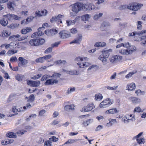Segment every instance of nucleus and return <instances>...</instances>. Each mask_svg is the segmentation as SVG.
<instances>
[{
	"label": "nucleus",
	"mask_w": 146,
	"mask_h": 146,
	"mask_svg": "<svg viewBox=\"0 0 146 146\" xmlns=\"http://www.w3.org/2000/svg\"><path fill=\"white\" fill-rule=\"evenodd\" d=\"M71 6L72 10L75 13V14H74L73 13H71L70 15L73 17L76 16V14L82 9L90 10L94 9L95 8L94 5L92 4H83L78 2L72 5Z\"/></svg>",
	"instance_id": "1"
},
{
	"label": "nucleus",
	"mask_w": 146,
	"mask_h": 146,
	"mask_svg": "<svg viewBox=\"0 0 146 146\" xmlns=\"http://www.w3.org/2000/svg\"><path fill=\"white\" fill-rule=\"evenodd\" d=\"M61 74H60L54 73L52 76L49 75H43L41 79V81L46 80L48 78H52L46 80L44 84L45 85H52L54 84H57L58 82V79L60 78Z\"/></svg>",
	"instance_id": "2"
},
{
	"label": "nucleus",
	"mask_w": 146,
	"mask_h": 146,
	"mask_svg": "<svg viewBox=\"0 0 146 146\" xmlns=\"http://www.w3.org/2000/svg\"><path fill=\"white\" fill-rule=\"evenodd\" d=\"M87 60L88 58L86 57L81 58L78 56L75 59V60L78 62V65L81 68L86 67L90 65V64L87 61Z\"/></svg>",
	"instance_id": "3"
},
{
	"label": "nucleus",
	"mask_w": 146,
	"mask_h": 146,
	"mask_svg": "<svg viewBox=\"0 0 146 146\" xmlns=\"http://www.w3.org/2000/svg\"><path fill=\"white\" fill-rule=\"evenodd\" d=\"M45 42V40L41 38H33L31 39L29 42V44L32 46H37L43 44Z\"/></svg>",
	"instance_id": "4"
},
{
	"label": "nucleus",
	"mask_w": 146,
	"mask_h": 146,
	"mask_svg": "<svg viewBox=\"0 0 146 146\" xmlns=\"http://www.w3.org/2000/svg\"><path fill=\"white\" fill-rule=\"evenodd\" d=\"M142 4L133 2L130 3L127 6V9L133 11H137L143 6Z\"/></svg>",
	"instance_id": "5"
},
{
	"label": "nucleus",
	"mask_w": 146,
	"mask_h": 146,
	"mask_svg": "<svg viewBox=\"0 0 146 146\" xmlns=\"http://www.w3.org/2000/svg\"><path fill=\"white\" fill-rule=\"evenodd\" d=\"M146 31L145 30H142L141 31L140 33H136L135 36L134 37V40L137 41H145L146 40V36H141V34L145 33Z\"/></svg>",
	"instance_id": "6"
},
{
	"label": "nucleus",
	"mask_w": 146,
	"mask_h": 146,
	"mask_svg": "<svg viewBox=\"0 0 146 146\" xmlns=\"http://www.w3.org/2000/svg\"><path fill=\"white\" fill-rule=\"evenodd\" d=\"M113 102V101H111L110 99L108 98L102 101L100 104L99 106L100 108H106L110 106Z\"/></svg>",
	"instance_id": "7"
},
{
	"label": "nucleus",
	"mask_w": 146,
	"mask_h": 146,
	"mask_svg": "<svg viewBox=\"0 0 146 146\" xmlns=\"http://www.w3.org/2000/svg\"><path fill=\"white\" fill-rule=\"evenodd\" d=\"M52 57V55L48 54L44 56L43 57H40L36 60V62L37 63H43L45 60H46L47 62H50L52 61V59H50Z\"/></svg>",
	"instance_id": "8"
},
{
	"label": "nucleus",
	"mask_w": 146,
	"mask_h": 146,
	"mask_svg": "<svg viewBox=\"0 0 146 146\" xmlns=\"http://www.w3.org/2000/svg\"><path fill=\"white\" fill-rule=\"evenodd\" d=\"M64 16L59 14L58 15L54 16L52 17V18L50 19V21L51 23H53L55 21H56L58 25H59L60 24L62 23V19L63 18Z\"/></svg>",
	"instance_id": "9"
},
{
	"label": "nucleus",
	"mask_w": 146,
	"mask_h": 146,
	"mask_svg": "<svg viewBox=\"0 0 146 146\" xmlns=\"http://www.w3.org/2000/svg\"><path fill=\"white\" fill-rule=\"evenodd\" d=\"M109 50H103L102 55H101L99 57V59L102 61L103 62H106V58L109 57L110 55Z\"/></svg>",
	"instance_id": "10"
},
{
	"label": "nucleus",
	"mask_w": 146,
	"mask_h": 146,
	"mask_svg": "<svg viewBox=\"0 0 146 146\" xmlns=\"http://www.w3.org/2000/svg\"><path fill=\"white\" fill-rule=\"evenodd\" d=\"M44 30L45 27H40L38 29V31L33 33V35L35 37L40 36L43 35L44 32L45 34L47 35L48 31L47 30Z\"/></svg>",
	"instance_id": "11"
},
{
	"label": "nucleus",
	"mask_w": 146,
	"mask_h": 146,
	"mask_svg": "<svg viewBox=\"0 0 146 146\" xmlns=\"http://www.w3.org/2000/svg\"><path fill=\"white\" fill-rule=\"evenodd\" d=\"M95 108V106L93 103H90L87 105L83 107L80 111L82 112L89 111L92 110Z\"/></svg>",
	"instance_id": "12"
},
{
	"label": "nucleus",
	"mask_w": 146,
	"mask_h": 146,
	"mask_svg": "<svg viewBox=\"0 0 146 146\" xmlns=\"http://www.w3.org/2000/svg\"><path fill=\"white\" fill-rule=\"evenodd\" d=\"M122 58V56L118 55L112 56L110 58V62L112 63H116L121 62Z\"/></svg>",
	"instance_id": "13"
},
{
	"label": "nucleus",
	"mask_w": 146,
	"mask_h": 146,
	"mask_svg": "<svg viewBox=\"0 0 146 146\" xmlns=\"http://www.w3.org/2000/svg\"><path fill=\"white\" fill-rule=\"evenodd\" d=\"M60 38L62 39H65L70 36V34L69 33L66 31H61L59 33Z\"/></svg>",
	"instance_id": "14"
},
{
	"label": "nucleus",
	"mask_w": 146,
	"mask_h": 146,
	"mask_svg": "<svg viewBox=\"0 0 146 146\" xmlns=\"http://www.w3.org/2000/svg\"><path fill=\"white\" fill-rule=\"evenodd\" d=\"M19 62L20 63L18 64L19 66H25L28 63V60H27L25 59L23 57H19L18 58Z\"/></svg>",
	"instance_id": "15"
},
{
	"label": "nucleus",
	"mask_w": 146,
	"mask_h": 146,
	"mask_svg": "<svg viewBox=\"0 0 146 146\" xmlns=\"http://www.w3.org/2000/svg\"><path fill=\"white\" fill-rule=\"evenodd\" d=\"M27 83L28 85H30L33 87H37L40 85V81L39 80H28L27 81Z\"/></svg>",
	"instance_id": "16"
},
{
	"label": "nucleus",
	"mask_w": 146,
	"mask_h": 146,
	"mask_svg": "<svg viewBox=\"0 0 146 146\" xmlns=\"http://www.w3.org/2000/svg\"><path fill=\"white\" fill-rule=\"evenodd\" d=\"M6 16L8 18V20L10 21H12L13 19L19 20L21 19V17L18 16L13 14H9L6 15Z\"/></svg>",
	"instance_id": "17"
},
{
	"label": "nucleus",
	"mask_w": 146,
	"mask_h": 146,
	"mask_svg": "<svg viewBox=\"0 0 146 146\" xmlns=\"http://www.w3.org/2000/svg\"><path fill=\"white\" fill-rule=\"evenodd\" d=\"M82 39V36L81 35H78V36L76 38H75L72 41L70 42V44H71L73 43L80 44Z\"/></svg>",
	"instance_id": "18"
},
{
	"label": "nucleus",
	"mask_w": 146,
	"mask_h": 146,
	"mask_svg": "<svg viewBox=\"0 0 146 146\" xmlns=\"http://www.w3.org/2000/svg\"><path fill=\"white\" fill-rule=\"evenodd\" d=\"M119 112V111L116 108H111L106 111L105 112V113L110 114H114L117 113Z\"/></svg>",
	"instance_id": "19"
},
{
	"label": "nucleus",
	"mask_w": 146,
	"mask_h": 146,
	"mask_svg": "<svg viewBox=\"0 0 146 146\" xmlns=\"http://www.w3.org/2000/svg\"><path fill=\"white\" fill-rule=\"evenodd\" d=\"M34 17L33 16H31L27 19H25L21 21V24L22 25H25L27 24L30 22L31 21L34 19Z\"/></svg>",
	"instance_id": "20"
},
{
	"label": "nucleus",
	"mask_w": 146,
	"mask_h": 146,
	"mask_svg": "<svg viewBox=\"0 0 146 146\" xmlns=\"http://www.w3.org/2000/svg\"><path fill=\"white\" fill-rule=\"evenodd\" d=\"M8 18L5 16L0 20V23L3 26H6L8 24Z\"/></svg>",
	"instance_id": "21"
},
{
	"label": "nucleus",
	"mask_w": 146,
	"mask_h": 146,
	"mask_svg": "<svg viewBox=\"0 0 146 146\" xmlns=\"http://www.w3.org/2000/svg\"><path fill=\"white\" fill-rule=\"evenodd\" d=\"M47 13V11L46 9H43L41 11V13L40 11H36L35 13V16L40 17L42 16L46 15Z\"/></svg>",
	"instance_id": "22"
},
{
	"label": "nucleus",
	"mask_w": 146,
	"mask_h": 146,
	"mask_svg": "<svg viewBox=\"0 0 146 146\" xmlns=\"http://www.w3.org/2000/svg\"><path fill=\"white\" fill-rule=\"evenodd\" d=\"M74 108V106L73 104H71L70 105H66L64 106V110L66 111H72Z\"/></svg>",
	"instance_id": "23"
},
{
	"label": "nucleus",
	"mask_w": 146,
	"mask_h": 146,
	"mask_svg": "<svg viewBox=\"0 0 146 146\" xmlns=\"http://www.w3.org/2000/svg\"><path fill=\"white\" fill-rule=\"evenodd\" d=\"M11 49H13L14 48H16L17 47L19 48L18 46H19V43L17 41L12 42L10 43Z\"/></svg>",
	"instance_id": "24"
},
{
	"label": "nucleus",
	"mask_w": 146,
	"mask_h": 146,
	"mask_svg": "<svg viewBox=\"0 0 146 146\" xmlns=\"http://www.w3.org/2000/svg\"><path fill=\"white\" fill-rule=\"evenodd\" d=\"M126 88L128 90H133L135 88V84L133 83L128 84L127 85Z\"/></svg>",
	"instance_id": "25"
},
{
	"label": "nucleus",
	"mask_w": 146,
	"mask_h": 146,
	"mask_svg": "<svg viewBox=\"0 0 146 146\" xmlns=\"http://www.w3.org/2000/svg\"><path fill=\"white\" fill-rule=\"evenodd\" d=\"M110 26V23L107 21H104L102 24L101 28L102 31H105L106 29V27Z\"/></svg>",
	"instance_id": "26"
},
{
	"label": "nucleus",
	"mask_w": 146,
	"mask_h": 146,
	"mask_svg": "<svg viewBox=\"0 0 146 146\" xmlns=\"http://www.w3.org/2000/svg\"><path fill=\"white\" fill-rule=\"evenodd\" d=\"M15 4L14 2H8L7 4V6L8 8L12 11L14 10V7H15Z\"/></svg>",
	"instance_id": "27"
},
{
	"label": "nucleus",
	"mask_w": 146,
	"mask_h": 146,
	"mask_svg": "<svg viewBox=\"0 0 146 146\" xmlns=\"http://www.w3.org/2000/svg\"><path fill=\"white\" fill-rule=\"evenodd\" d=\"M6 136L9 138H16L17 137L16 133L12 132H7L6 134Z\"/></svg>",
	"instance_id": "28"
},
{
	"label": "nucleus",
	"mask_w": 146,
	"mask_h": 146,
	"mask_svg": "<svg viewBox=\"0 0 146 146\" xmlns=\"http://www.w3.org/2000/svg\"><path fill=\"white\" fill-rule=\"evenodd\" d=\"M80 16H78L76 18L75 20H67L66 21V22L67 25L68 26H69L71 25L74 24H75L76 20L78 19H79L80 18Z\"/></svg>",
	"instance_id": "29"
},
{
	"label": "nucleus",
	"mask_w": 146,
	"mask_h": 146,
	"mask_svg": "<svg viewBox=\"0 0 146 146\" xmlns=\"http://www.w3.org/2000/svg\"><path fill=\"white\" fill-rule=\"evenodd\" d=\"M32 106L29 103H27L26 106H24L23 107H21L20 108L19 111H24L25 110L31 108Z\"/></svg>",
	"instance_id": "30"
},
{
	"label": "nucleus",
	"mask_w": 146,
	"mask_h": 146,
	"mask_svg": "<svg viewBox=\"0 0 146 146\" xmlns=\"http://www.w3.org/2000/svg\"><path fill=\"white\" fill-rule=\"evenodd\" d=\"M136 139V141L139 145L144 144L145 143V139L144 138H135Z\"/></svg>",
	"instance_id": "31"
},
{
	"label": "nucleus",
	"mask_w": 146,
	"mask_h": 146,
	"mask_svg": "<svg viewBox=\"0 0 146 146\" xmlns=\"http://www.w3.org/2000/svg\"><path fill=\"white\" fill-rule=\"evenodd\" d=\"M129 99L130 101L135 104L138 103L140 101V100L139 99L135 97H131L129 98Z\"/></svg>",
	"instance_id": "32"
},
{
	"label": "nucleus",
	"mask_w": 146,
	"mask_h": 146,
	"mask_svg": "<svg viewBox=\"0 0 146 146\" xmlns=\"http://www.w3.org/2000/svg\"><path fill=\"white\" fill-rule=\"evenodd\" d=\"M32 29L30 27H27L22 29L21 30V33L23 34H25L27 33L32 31Z\"/></svg>",
	"instance_id": "33"
},
{
	"label": "nucleus",
	"mask_w": 146,
	"mask_h": 146,
	"mask_svg": "<svg viewBox=\"0 0 146 146\" xmlns=\"http://www.w3.org/2000/svg\"><path fill=\"white\" fill-rule=\"evenodd\" d=\"M119 53L123 55H128L130 54V51L127 49H123L119 50Z\"/></svg>",
	"instance_id": "34"
},
{
	"label": "nucleus",
	"mask_w": 146,
	"mask_h": 146,
	"mask_svg": "<svg viewBox=\"0 0 146 146\" xmlns=\"http://www.w3.org/2000/svg\"><path fill=\"white\" fill-rule=\"evenodd\" d=\"M106 45V43L103 42H96L94 45L95 46L98 47H103Z\"/></svg>",
	"instance_id": "35"
},
{
	"label": "nucleus",
	"mask_w": 146,
	"mask_h": 146,
	"mask_svg": "<svg viewBox=\"0 0 146 146\" xmlns=\"http://www.w3.org/2000/svg\"><path fill=\"white\" fill-rule=\"evenodd\" d=\"M129 114H127L125 115L122 118V121L125 123H127L129 122L131 119H129Z\"/></svg>",
	"instance_id": "36"
},
{
	"label": "nucleus",
	"mask_w": 146,
	"mask_h": 146,
	"mask_svg": "<svg viewBox=\"0 0 146 146\" xmlns=\"http://www.w3.org/2000/svg\"><path fill=\"white\" fill-rule=\"evenodd\" d=\"M95 100H102L103 98V96L102 94L100 93H98L96 94L95 95Z\"/></svg>",
	"instance_id": "37"
},
{
	"label": "nucleus",
	"mask_w": 146,
	"mask_h": 146,
	"mask_svg": "<svg viewBox=\"0 0 146 146\" xmlns=\"http://www.w3.org/2000/svg\"><path fill=\"white\" fill-rule=\"evenodd\" d=\"M1 34L3 37H7L10 35V33L7 30H4L1 33Z\"/></svg>",
	"instance_id": "38"
},
{
	"label": "nucleus",
	"mask_w": 146,
	"mask_h": 146,
	"mask_svg": "<svg viewBox=\"0 0 146 146\" xmlns=\"http://www.w3.org/2000/svg\"><path fill=\"white\" fill-rule=\"evenodd\" d=\"M81 18L82 21H87L90 18V16L89 15L87 14L82 16Z\"/></svg>",
	"instance_id": "39"
},
{
	"label": "nucleus",
	"mask_w": 146,
	"mask_h": 146,
	"mask_svg": "<svg viewBox=\"0 0 146 146\" xmlns=\"http://www.w3.org/2000/svg\"><path fill=\"white\" fill-rule=\"evenodd\" d=\"M29 99L27 101L28 102H33L35 100V98L33 94L30 95L29 97Z\"/></svg>",
	"instance_id": "40"
},
{
	"label": "nucleus",
	"mask_w": 146,
	"mask_h": 146,
	"mask_svg": "<svg viewBox=\"0 0 146 146\" xmlns=\"http://www.w3.org/2000/svg\"><path fill=\"white\" fill-rule=\"evenodd\" d=\"M109 122L107 123V124H110V125H112L114 123L117 122L115 119H109Z\"/></svg>",
	"instance_id": "41"
},
{
	"label": "nucleus",
	"mask_w": 146,
	"mask_h": 146,
	"mask_svg": "<svg viewBox=\"0 0 146 146\" xmlns=\"http://www.w3.org/2000/svg\"><path fill=\"white\" fill-rule=\"evenodd\" d=\"M66 62L65 60H58L54 62V64L55 65H59L60 64L64 63V64Z\"/></svg>",
	"instance_id": "42"
},
{
	"label": "nucleus",
	"mask_w": 146,
	"mask_h": 146,
	"mask_svg": "<svg viewBox=\"0 0 146 146\" xmlns=\"http://www.w3.org/2000/svg\"><path fill=\"white\" fill-rule=\"evenodd\" d=\"M128 51H130V54H131L132 52L133 51H135L136 50V48L133 46H130L128 48Z\"/></svg>",
	"instance_id": "43"
},
{
	"label": "nucleus",
	"mask_w": 146,
	"mask_h": 146,
	"mask_svg": "<svg viewBox=\"0 0 146 146\" xmlns=\"http://www.w3.org/2000/svg\"><path fill=\"white\" fill-rule=\"evenodd\" d=\"M15 79L18 81H21L22 80L23 76L21 75L17 74L15 76Z\"/></svg>",
	"instance_id": "44"
},
{
	"label": "nucleus",
	"mask_w": 146,
	"mask_h": 146,
	"mask_svg": "<svg viewBox=\"0 0 146 146\" xmlns=\"http://www.w3.org/2000/svg\"><path fill=\"white\" fill-rule=\"evenodd\" d=\"M61 41L56 42L53 44H52L51 45V46L52 48L57 47L58 46V45L61 43Z\"/></svg>",
	"instance_id": "45"
},
{
	"label": "nucleus",
	"mask_w": 146,
	"mask_h": 146,
	"mask_svg": "<svg viewBox=\"0 0 146 146\" xmlns=\"http://www.w3.org/2000/svg\"><path fill=\"white\" fill-rule=\"evenodd\" d=\"M144 110V109L142 110L140 107H138L135 108L134 109V111L135 112H142Z\"/></svg>",
	"instance_id": "46"
},
{
	"label": "nucleus",
	"mask_w": 146,
	"mask_h": 146,
	"mask_svg": "<svg viewBox=\"0 0 146 146\" xmlns=\"http://www.w3.org/2000/svg\"><path fill=\"white\" fill-rule=\"evenodd\" d=\"M52 142L49 140L46 141L44 143V146H51Z\"/></svg>",
	"instance_id": "47"
},
{
	"label": "nucleus",
	"mask_w": 146,
	"mask_h": 146,
	"mask_svg": "<svg viewBox=\"0 0 146 146\" xmlns=\"http://www.w3.org/2000/svg\"><path fill=\"white\" fill-rule=\"evenodd\" d=\"M42 76L41 74H36L34 75L33 77H32L31 78L34 79L36 80L39 78L40 77Z\"/></svg>",
	"instance_id": "48"
},
{
	"label": "nucleus",
	"mask_w": 146,
	"mask_h": 146,
	"mask_svg": "<svg viewBox=\"0 0 146 146\" xmlns=\"http://www.w3.org/2000/svg\"><path fill=\"white\" fill-rule=\"evenodd\" d=\"M49 140L53 142H56L58 141V139L55 136H52L51 138H49Z\"/></svg>",
	"instance_id": "49"
},
{
	"label": "nucleus",
	"mask_w": 146,
	"mask_h": 146,
	"mask_svg": "<svg viewBox=\"0 0 146 146\" xmlns=\"http://www.w3.org/2000/svg\"><path fill=\"white\" fill-rule=\"evenodd\" d=\"M75 90V87L69 88L68 90L67 93L68 94H69L72 92H74Z\"/></svg>",
	"instance_id": "50"
},
{
	"label": "nucleus",
	"mask_w": 146,
	"mask_h": 146,
	"mask_svg": "<svg viewBox=\"0 0 146 146\" xmlns=\"http://www.w3.org/2000/svg\"><path fill=\"white\" fill-rule=\"evenodd\" d=\"M44 140L41 137H38L37 139V142L39 143H42L44 142Z\"/></svg>",
	"instance_id": "51"
},
{
	"label": "nucleus",
	"mask_w": 146,
	"mask_h": 146,
	"mask_svg": "<svg viewBox=\"0 0 146 146\" xmlns=\"http://www.w3.org/2000/svg\"><path fill=\"white\" fill-rule=\"evenodd\" d=\"M17 50H14L13 49H11L9 50L8 52V53L10 55H12L17 53Z\"/></svg>",
	"instance_id": "52"
},
{
	"label": "nucleus",
	"mask_w": 146,
	"mask_h": 146,
	"mask_svg": "<svg viewBox=\"0 0 146 146\" xmlns=\"http://www.w3.org/2000/svg\"><path fill=\"white\" fill-rule=\"evenodd\" d=\"M52 47H50L47 48L44 51V53L45 54H48L50 52L52 51Z\"/></svg>",
	"instance_id": "53"
},
{
	"label": "nucleus",
	"mask_w": 146,
	"mask_h": 146,
	"mask_svg": "<svg viewBox=\"0 0 146 146\" xmlns=\"http://www.w3.org/2000/svg\"><path fill=\"white\" fill-rule=\"evenodd\" d=\"M26 131H27L25 130L24 131L23 130H21L18 131L17 132V134L19 135H21L23 134L24 132H26Z\"/></svg>",
	"instance_id": "54"
},
{
	"label": "nucleus",
	"mask_w": 146,
	"mask_h": 146,
	"mask_svg": "<svg viewBox=\"0 0 146 146\" xmlns=\"http://www.w3.org/2000/svg\"><path fill=\"white\" fill-rule=\"evenodd\" d=\"M127 6L126 5H121L119 7V9L120 10H124L127 8Z\"/></svg>",
	"instance_id": "55"
},
{
	"label": "nucleus",
	"mask_w": 146,
	"mask_h": 146,
	"mask_svg": "<svg viewBox=\"0 0 146 146\" xmlns=\"http://www.w3.org/2000/svg\"><path fill=\"white\" fill-rule=\"evenodd\" d=\"M69 74L71 75H77L78 74V72L76 70H73L72 71L69 72Z\"/></svg>",
	"instance_id": "56"
},
{
	"label": "nucleus",
	"mask_w": 146,
	"mask_h": 146,
	"mask_svg": "<svg viewBox=\"0 0 146 146\" xmlns=\"http://www.w3.org/2000/svg\"><path fill=\"white\" fill-rule=\"evenodd\" d=\"M16 37L19 39V40H23L27 38L26 36H21L20 35H17L16 36Z\"/></svg>",
	"instance_id": "57"
},
{
	"label": "nucleus",
	"mask_w": 146,
	"mask_h": 146,
	"mask_svg": "<svg viewBox=\"0 0 146 146\" xmlns=\"http://www.w3.org/2000/svg\"><path fill=\"white\" fill-rule=\"evenodd\" d=\"M103 14L102 13H100L99 14H96L95 15L94 17V19H97L99 18L102 16Z\"/></svg>",
	"instance_id": "58"
},
{
	"label": "nucleus",
	"mask_w": 146,
	"mask_h": 146,
	"mask_svg": "<svg viewBox=\"0 0 146 146\" xmlns=\"http://www.w3.org/2000/svg\"><path fill=\"white\" fill-rule=\"evenodd\" d=\"M17 60V59L16 56H12L11 58L10 61L11 62H14Z\"/></svg>",
	"instance_id": "59"
},
{
	"label": "nucleus",
	"mask_w": 146,
	"mask_h": 146,
	"mask_svg": "<svg viewBox=\"0 0 146 146\" xmlns=\"http://www.w3.org/2000/svg\"><path fill=\"white\" fill-rule=\"evenodd\" d=\"M142 23L140 21H138L137 22V28L138 29H141L142 28V25L141 24Z\"/></svg>",
	"instance_id": "60"
},
{
	"label": "nucleus",
	"mask_w": 146,
	"mask_h": 146,
	"mask_svg": "<svg viewBox=\"0 0 146 146\" xmlns=\"http://www.w3.org/2000/svg\"><path fill=\"white\" fill-rule=\"evenodd\" d=\"M117 87V86H114L113 87H110V86H108L107 87V88L108 90H116Z\"/></svg>",
	"instance_id": "61"
},
{
	"label": "nucleus",
	"mask_w": 146,
	"mask_h": 146,
	"mask_svg": "<svg viewBox=\"0 0 146 146\" xmlns=\"http://www.w3.org/2000/svg\"><path fill=\"white\" fill-rule=\"evenodd\" d=\"M74 140L73 139H69L66 141L65 143L64 144H69L72 143H74Z\"/></svg>",
	"instance_id": "62"
},
{
	"label": "nucleus",
	"mask_w": 146,
	"mask_h": 146,
	"mask_svg": "<svg viewBox=\"0 0 146 146\" xmlns=\"http://www.w3.org/2000/svg\"><path fill=\"white\" fill-rule=\"evenodd\" d=\"M70 32L74 34L77 33V31L76 28H72L70 29Z\"/></svg>",
	"instance_id": "63"
},
{
	"label": "nucleus",
	"mask_w": 146,
	"mask_h": 146,
	"mask_svg": "<svg viewBox=\"0 0 146 146\" xmlns=\"http://www.w3.org/2000/svg\"><path fill=\"white\" fill-rule=\"evenodd\" d=\"M58 121L56 120H54L51 122V125H56L58 124Z\"/></svg>",
	"instance_id": "64"
}]
</instances>
